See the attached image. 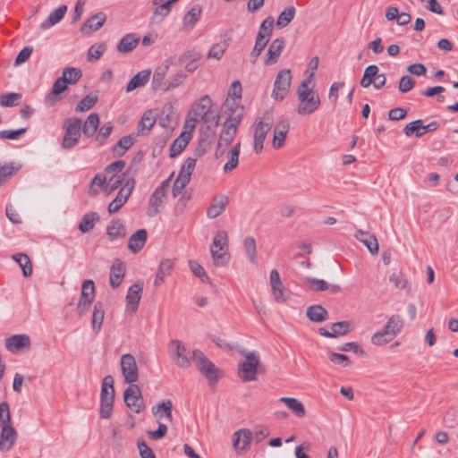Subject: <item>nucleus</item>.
Instances as JSON below:
<instances>
[{"label": "nucleus", "mask_w": 458, "mask_h": 458, "mask_svg": "<svg viewBox=\"0 0 458 458\" xmlns=\"http://www.w3.org/2000/svg\"><path fill=\"white\" fill-rule=\"evenodd\" d=\"M315 85L301 81L297 88L298 105L296 112L299 115H310L319 107L321 100L319 95L314 90Z\"/></svg>", "instance_id": "1"}, {"label": "nucleus", "mask_w": 458, "mask_h": 458, "mask_svg": "<svg viewBox=\"0 0 458 458\" xmlns=\"http://www.w3.org/2000/svg\"><path fill=\"white\" fill-rule=\"evenodd\" d=\"M210 254L216 267H225L230 262L228 233L225 230L216 233L210 246Z\"/></svg>", "instance_id": "2"}, {"label": "nucleus", "mask_w": 458, "mask_h": 458, "mask_svg": "<svg viewBox=\"0 0 458 458\" xmlns=\"http://www.w3.org/2000/svg\"><path fill=\"white\" fill-rule=\"evenodd\" d=\"M403 325L404 321L400 315H392L383 329L373 334L371 343L377 346L386 344L402 331Z\"/></svg>", "instance_id": "3"}, {"label": "nucleus", "mask_w": 458, "mask_h": 458, "mask_svg": "<svg viewBox=\"0 0 458 458\" xmlns=\"http://www.w3.org/2000/svg\"><path fill=\"white\" fill-rule=\"evenodd\" d=\"M244 356L245 360L238 366V376L243 382L254 381L257 375L263 372V366L256 352H247Z\"/></svg>", "instance_id": "4"}, {"label": "nucleus", "mask_w": 458, "mask_h": 458, "mask_svg": "<svg viewBox=\"0 0 458 458\" xmlns=\"http://www.w3.org/2000/svg\"><path fill=\"white\" fill-rule=\"evenodd\" d=\"M114 400V378L107 375L103 378L100 393V411L102 419H109L112 415Z\"/></svg>", "instance_id": "5"}, {"label": "nucleus", "mask_w": 458, "mask_h": 458, "mask_svg": "<svg viewBox=\"0 0 458 458\" xmlns=\"http://www.w3.org/2000/svg\"><path fill=\"white\" fill-rule=\"evenodd\" d=\"M212 102L208 95L201 97L199 101L194 103L189 111L190 115L195 116L206 123H213L217 126L219 123V115H211Z\"/></svg>", "instance_id": "6"}, {"label": "nucleus", "mask_w": 458, "mask_h": 458, "mask_svg": "<svg viewBox=\"0 0 458 458\" xmlns=\"http://www.w3.org/2000/svg\"><path fill=\"white\" fill-rule=\"evenodd\" d=\"M273 116L270 113H265L260 118L257 119L254 127V151L259 154L263 149L264 140L273 124Z\"/></svg>", "instance_id": "7"}, {"label": "nucleus", "mask_w": 458, "mask_h": 458, "mask_svg": "<svg viewBox=\"0 0 458 458\" xmlns=\"http://www.w3.org/2000/svg\"><path fill=\"white\" fill-rule=\"evenodd\" d=\"M168 351L175 364L180 368H188L191 365V360H193L192 352L188 350L181 341H170Z\"/></svg>", "instance_id": "8"}, {"label": "nucleus", "mask_w": 458, "mask_h": 458, "mask_svg": "<svg viewBox=\"0 0 458 458\" xmlns=\"http://www.w3.org/2000/svg\"><path fill=\"white\" fill-rule=\"evenodd\" d=\"M65 133L62 141L64 148L74 147L81 137V120L76 117L68 118L64 123Z\"/></svg>", "instance_id": "9"}, {"label": "nucleus", "mask_w": 458, "mask_h": 458, "mask_svg": "<svg viewBox=\"0 0 458 458\" xmlns=\"http://www.w3.org/2000/svg\"><path fill=\"white\" fill-rule=\"evenodd\" d=\"M192 357L199 372L208 380L210 386H214L218 380L216 366L198 350L192 351Z\"/></svg>", "instance_id": "10"}, {"label": "nucleus", "mask_w": 458, "mask_h": 458, "mask_svg": "<svg viewBox=\"0 0 458 458\" xmlns=\"http://www.w3.org/2000/svg\"><path fill=\"white\" fill-rule=\"evenodd\" d=\"M173 174L168 179L163 181L160 186H158L151 194L148 199V207L147 208V215L148 216H155L160 212V209L164 205V199L169 188L170 180Z\"/></svg>", "instance_id": "11"}, {"label": "nucleus", "mask_w": 458, "mask_h": 458, "mask_svg": "<svg viewBox=\"0 0 458 458\" xmlns=\"http://www.w3.org/2000/svg\"><path fill=\"white\" fill-rule=\"evenodd\" d=\"M210 145L211 141H208L207 139H200L199 147L194 153V157H190L185 160L184 164L181 167L178 176L190 182L191 174L196 165L197 158L204 155Z\"/></svg>", "instance_id": "12"}, {"label": "nucleus", "mask_w": 458, "mask_h": 458, "mask_svg": "<svg viewBox=\"0 0 458 458\" xmlns=\"http://www.w3.org/2000/svg\"><path fill=\"white\" fill-rule=\"evenodd\" d=\"M292 73L289 69L282 70L276 77L272 98L276 100H283L288 94L291 87Z\"/></svg>", "instance_id": "13"}, {"label": "nucleus", "mask_w": 458, "mask_h": 458, "mask_svg": "<svg viewBox=\"0 0 458 458\" xmlns=\"http://www.w3.org/2000/svg\"><path fill=\"white\" fill-rule=\"evenodd\" d=\"M121 370L127 384H134L139 378V369L134 356L126 353L121 356Z\"/></svg>", "instance_id": "14"}, {"label": "nucleus", "mask_w": 458, "mask_h": 458, "mask_svg": "<svg viewBox=\"0 0 458 458\" xmlns=\"http://www.w3.org/2000/svg\"><path fill=\"white\" fill-rule=\"evenodd\" d=\"M124 403L135 413H140L144 409V400L140 386L130 384L123 393Z\"/></svg>", "instance_id": "15"}, {"label": "nucleus", "mask_w": 458, "mask_h": 458, "mask_svg": "<svg viewBox=\"0 0 458 458\" xmlns=\"http://www.w3.org/2000/svg\"><path fill=\"white\" fill-rule=\"evenodd\" d=\"M135 186V180L129 178L118 191L116 197L109 203L107 211L109 214L117 212L127 201Z\"/></svg>", "instance_id": "16"}, {"label": "nucleus", "mask_w": 458, "mask_h": 458, "mask_svg": "<svg viewBox=\"0 0 458 458\" xmlns=\"http://www.w3.org/2000/svg\"><path fill=\"white\" fill-rule=\"evenodd\" d=\"M439 127V123L433 121L427 125H422V120L418 119L405 125L403 132L405 136L410 137L415 133L416 137H422L428 131H436Z\"/></svg>", "instance_id": "17"}, {"label": "nucleus", "mask_w": 458, "mask_h": 458, "mask_svg": "<svg viewBox=\"0 0 458 458\" xmlns=\"http://www.w3.org/2000/svg\"><path fill=\"white\" fill-rule=\"evenodd\" d=\"M252 431L248 428H241L233 433V446L237 452H245L249 450L252 440Z\"/></svg>", "instance_id": "18"}, {"label": "nucleus", "mask_w": 458, "mask_h": 458, "mask_svg": "<svg viewBox=\"0 0 458 458\" xmlns=\"http://www.w3.org/2000/svg\"><path fill=\"white\" fill-rule=\"evenodd\" d=\"M269 281L274 299L279 302L286 301V289L283 285L279 273L276 269L271 270Z\"/></svg>", "instance_id": "19"}, {"label": "nucleus", "mask_w": 458, "mask_h": 458, "mask_svg": "<svg viewBox=\"0 0 458 458\" xmlns=\"http://www.w3.org/2000/svg\"><path fill=\"white\" fill-rule=\"evenodd\" d=\"M143 291V283H136L129 287L126 294L127 310L134 313L137 311L141 294Z\"/></svg>", "instance_id": "20"}, {"label": "nucleus", "mask_w": 458, "mask_h": 458, "mask_svg": "<svg viewBox=\"0 0 458 458\" xmlns=\"http://www.w3.org/2000/svg\"><path fill=\"white\" fill-rule=\"evenodd\" d=\"M290 129V123L287 119L280 120L274 128L273 147L276 149L280 148L286 139Z\"/></svg>", "instance_id": "21"}, {"label": "nucleus", "mask_w": 458, "mask_h": 458, "mask_svg": "<svg viewBox=\"0 0 458 458\" xmlns=\"http://www.w3.org/2000/svg\"><path fill=\"white\" fill-rule=\"evenodd\" d=\"M106 20V15L103 12L93 14L81 25V31L85 34L96 31L104 25Z\"/></svg>", "instance_id": "22"}, {"label": "nucleus", "mask_w": 458, "mask_h": 458, "mask_svg": "<svg viewBox=\"0 0 458 458\" xmlns=\"http://www.w3.org/2000/svg\"><path fill=\"white\" fill-rule=\"evenodd\" d=\"M126 234V228L122 219H113L106 226V235L112 242L123 239Z\"/></svg>", "instance_id": "23"}, {"label": "nucleus", "mask_w": 458, "mask_h": 458, "mask_svg": "<svg viewBox=\"0 0 458 458\" xmlns=\"http://www.w3.org/2000/svg\"><path fill=\"white\" fill-rule=\"evenodd\" d=\"M354 237L361 242L372 255L378 253L379 245L374 234L360 229L356 231Z\"/></svg>", "instance_id": "24"}, {"label": "nucleus", "mask_w": 458, "mask_h": 458, "mask_svg": "<svg viewBox=\"0 0 458 458\" xmlns=\"http://www.w3.org/2000/svg\"><path fill=\"white\" fill-rule=\"evenodd\" d=\"M0 435V449L9 451L17 438V432L12 425L3 426Z\"/></svg>", "instance_id": "25"}, {"label": "nucleus", "mask_w": 458, "mask_h": 458, "mask_svg": "<svg viewBox=\"0 0 458 458\" xmlns=\"http://www.w3.org/2000/svg\"><path fill=\"white\" fill-rule=\"evenodd\" d=\"M229 203V199L225 195L215 196L212 199V203L207 210V216L209 218H216L221 215Z\"/></svg>", "instance_id": "26"}, {"label": "nucleus", "mask_w": 458, "mask_h": 458, "mask_svg": "<svg viewBox=\"0 0 458 458\" xmlns=\"http://www.w3.org/2000/svg\"><path fill=\"white\" fill-rule=\"evenodd\" d=\"M30 345V339L27 335H14L5 339V347L10 352H18Z\"/></svg>", "instance_id": "27"}, {"label": "nucleus", "mask_w": 458, "mask_h": 458, "mask_svg": "<svg viewBox=\"0 0 458 458\" xmlns=\"http://www.w3.org/2000/svg\"><path fill=\"white\" fill-rule=\"evenodd\" d=\"M238 114H235L234 116L232 118H226L225 123H223V128L220 132V135L227 138L231 140H233V139L236 136L238 126L241 123H240V114L241 110L238 109Z\"/></svg>", "instance_id": "28"}, {"label": "nucleus", "mask_w": 458, "mask_h": 458, "mask_svg": "<svg viewBox=\"0 0 458 458\" xmlns=\"http://www.w3.org/2000/svg\"><path fill=\"white\" fill-rule=\"evenodd\" d=\"M241 150V142H237L230 150L226 152V162L224 165L223 172L229 174L233 171L239 164V156Z\"/></svg>", "instance_id": "29"}, {"label": "nucleus", "mask_w": 458, "mask_h": 458, "mask_svg": "<svg viewBox=\"0 0 458 458\" xmlns=\"http://www.w3.org/2000/svg\"><path fill=\"white\" fill-rule=\"evenodd\" d=\"M125 275L124 264L117 259L110 268V285L113 289L120 286Z\"/></svg>", "instance_id": "30"}, {"label": "nucleus", "mask_w": 458, "mask_h": 458, "mask_svg": "<svg viewBox=\"0 0 458 458\" xmlns=\"http://www.w3.org/2000/svg\"><path fill=\"white\" fill-rule=\"evenodd\" d=\"M148 233L145 229H140L131 235L128 241V249L133 253L139 252L147 242Z\"/></svg>", "instance_id": "31"}, {"label": "nucleus", "mask_w": 458, "mask_h": 458, "mask_svg": "<svg viewBox=\"0 0 458 458\" xmlns=\"http://www.w3.org/2000/svg\"><path fill=\"white\" fill-rule=\"evenodd\" d=\"M284 47V40L283 38H276L270 44L265 64L267 65L274 64L277 62L278 57Z\"/></svg>", "instance_id": "32"}, {"label": "nucleus", "mask_w": 458, "mask_h": 458, "mask_svg": "<svg viewBox=\"0 0 458 458\" xmlns=\"http://www.w3.org/2000/svg\"><path fill=\"white\" fill-rule=\"evenodd\" d=\"M66 12L67 6L65 4L60 5L55 11L50 13L47 19L41 22L40 29L45 30L55 25L64 17Z\"/></svg>", "instance_id": "33"}, {"label": "nucleus", "mask_w": 458, "mask_h": 458, "mask_svg": "<svg viewBox=\"0 0 458 458\" xmlns=\"http://www.w3.org/2000/svg\"><path fill=\"white\" fill-rule=\"evenodd\" d=\"M240 100L241 99H236L233 98H227L225 99V101L223 105V107H222V112L225 114H227V118H232L233 116L235 115V114H238L237 111L239 109V110H241V112H239L240 122L242 121L244 110H243V106L240 105Z\"/></svg>", "instance_id": "34"}, {"label": "nucleus", "mask_w": 458, "mask_h": 458, "mask_svg": "<svg viewBox=\"0 0 458 458\" xmlns=\"http://www.w3.org/2000/svg\"><path fill=\"white\" fill-rule=\"evenodd\" d=\"M169 66L166 64H163L157 67L154 72L152 77V88L154 89L163 90L165 89V85L166 84V81L165 78L168 72Z\"/></svg>", "instance_id": "35"}, {"label": "nucleus", "mask_w": 458, "mask_h": 458, "mask_svg": "<svg viewBox=\"0 0 458 458\" xmlns=\"http://www.w3.org/2000/svg\"><path fill=\"white\" fill-rule=\"evenodd\" d=\"M280 402L284 403L285 406L297 417L304 418L306 416V410L303 403L294 397H281Z\"/></svg>", "instance_id": "36"}, {"label": "nucleus", "mask_w": 458, "mask_h": 458, "mask_svg": "<svg viewBox=\"0 0 458 458\" xmlns=\"http://www.w3.org/2000/svg\"><path fill=\"white\" fill-rule=\"evenodd\" d=\"M150 70H142L135 74L126 86V92H131L138 88L144 86L149 80Z\"/></svg>", "instance_id": "37"}, {"label": "nucleus", "mask_w": 458, "mask_h": 458, "mask_svg": "<svg viewBox=\"0 0 458 458\" xmlns=\"http://www.w3.org/2000/svg\"><path fill=\"white\" fill-rule=\"evenodd\" d=\"M191 136L189 132H182L170 146V157L178 156L188 145Z\"/></svg>", "instance_id": "38"}, {"label": "nucleus", "mask_w": 458, "mask_h": 458, "mask_svg": "<svg viewBox=\"0 0 458 458\" xmlns=\"http://www.w3.org/2000/svg\"><path fill=\"white\" fill-rule=\"evenodd\" d=\"M172 409H173L172 401L166 400L161 403H158L157 405L153 406L151 411H152V413L158 419L161 420L165 417L168 421H172L173 420Z\"/></svg>", "instance_id": "39"}, {"label": "nucleus", "mask_w": 458, "mask_h": 458, "mask_svg": "<svg viewBox=\"0 0 458 458\" xmlns=\"http://www.w3.org/2000/svg\"><path fill=\"white\" fill-rule=\"evenodd\" d=\"M140 38L132 33L126 34L122 38L117 45L119 53H129L132 51L139 44Z\"/></svg>", "instance_id": "40"}, {"label": "nucleus", "mask_w": 458, "mask_h": 458, "mask_svg": "<svg viewBox=\"0 0 458 458\" xmlns=\"http://www.w3.org/2000/svg\"><path fill=\"white\" fill-rule=\"evenodd\" d=\"M156 123V117L151 110L146 111L137 126L138 135H145L148 133Z\"/></svg>", "instance_id": "41"}, {"label": "nucleus", "mask_w": 458, "mask_h": 458, "mask_svg": "<svg viewBox=\"0 0 458 458\" xmlns=\"http://www.w3.org/2000/svg\"><path fill=\"white\" fill-rule=\"evenodd\" d=\"M306 316L310 321L320 323L327 318L328 312L321 305H313L307 309Z\"/></svg>", "instance_id": "42"}, {"label": "nucleus", "mask_w": 458, "mask_h": 458, "mask_svg": "<svg viewBox=\"0 0 458 458\" xmlns=\"http://www.w3.org/2000/svg\"><path fill=\"white\" fill-rule=\"evenodd\" d=\"M98 221L99 216L97 212H88L82 216L78 228L83 233H89L94 228L95 224Z\"/></svg>", "instance_id": "43"}, {"label": "nucleus", "mask_w": 458, "mask_h": 458, "mask_svg": "<svg viewBox=\"0 0 458 458\" xmlns=\"http://www.w3.org/2000/svg\"><path fill=\"white\" fill-rule=\"evenodd\" d=\"M174 263L170 259H165L160 262L156 278L154 280V284L156 286H159L164 283L165 276L170 275Z\"/></svg>", "instance_id": "44"}, {"label": "nucleus", "mask_w": 458, "mask_h": 458, "mask_svg": "<svg viewBox=\"0 0 458 458\" xmlns=\"http://www.w3.org/2000/svg\"><path fill=\"white\" fill-rule=\"evenodd\" d=\"M68 89V84L64 81V77H59L54 83L51 92L47 96V99L52 103L59 101L62 97L59 96L62 92Z\"/></svg>", "instance_id": "45"}, {"label": "nucleus", "mask_w": 458, "mask_h": 458, "mask_svg": "<svg viewBox=\"0 0 458 458\" xmlns=\"http://www.w3.org/2000/svg\"><path fill=\"white\" fill-rule=\"evenodd\" d=\"M12 259L18 263L22 270V275L29 277L32 274V263L30 257L25 253H16L12 256Z\"/></svg>", "instance_id": "46"}, {"label": "nucleus", "mask_w": 458, "mask_h": 458, "mask_svg": "<svg viewBox=\"0 0 458 458\" xmlns=\"http://www.w3.org/2000/svg\"><path fill=\"white\" fill-rule=\"evenodd\" d=\"M104 317H105V310H104L103 303L96 302L94 305V308H93L92 319H91L92 329L96 333H98L100 330L102 324H103Z\"/></svg>", "instance_id": "47"}, {"label": "nucleus", "mask_w": 458, "mask_h": 458, "mask_svg": "<svg viewBox=\"0 0 458 458\" xmlns=\"http://www.w3.org/2000/svg\"><path fill=\"white\" fill-rule=\"evenodd\" d=\"M99 125V117L96 113L90 114L83 123L82 131L86 137H92Z\"/></svg>", "instance_id": "48"}, {"label": "nucleus", "mask_w": 458, "mask_h": 458, "mask_svg": "<svg viewBox=\"0 0 458 458\" xmlns=\"http://www.w3.org/2000/svg\"><path fill=\"white\" fill-rule=\"evenodd\" d=\"M133 138L130 135L122 137L113 148L114 157H123L125 152L133 145Z\"/></svg>", "instance_id": "49"}, {"label": "nucleus", "mask_w": 458, "mask_h": 458, "mask_svg": "<svg viewBox=\"0 0 458 458\" xmlns=\"http://www.w3.org/2000/svg\"><path fill=\"white\" fill-rule=\"evenodd\" d=\"M98 93L97 92H90L89 94L86 95L76 106L75 111L76 112H86L91 109L95 104L98 102Z\"/></svg>", "instance_id": "50"}, {"label": "nucleus", "mask_w": 458, "mask_h": 458, "mask_svg": "<svg viewBox=\"0 0 458 458\" xmlns=\"http://www.w3.org/2000/svg\"><path fill=\"white\" fill-rule=\"evenodd\" d=\"M378 73L379 69L376 64L367 66L360 82V86L362 88H369Z\"/></svg>", "instance_id": "51"}, {"label": "nucleus", "mask_w": 458, "mask_h": 458, "mask_svg": "<svg viewBox=\"0 0 458 458\" xmlns=\"http://www.w3.org/2000/svg\"><path fill=\"white\" fill-rule=\"evenodd\" d=\"M242 245L250 263L257 264V246L255 239L252 236H248L243 240Z\"/></svg>", "instance_id": "52"}, {"label": "nucleus", "mask_w": 458, "mask_h": 458, "mask_svg": "<svg viewBox=\"0 0 458 458\" xmlns=\"http://www.w3.org/2000/svg\"><path fill=\"white\" fill-rule=\"evenodd\" d=\"M296 10L293 6H288L279 14L276 26L280 29L286 27L294 18Z\"/></svg>", "instance_id": "53"}, {"label": "nucleus", "mask_w": 458, "mask_h": 458, "mask_svg": "<svg viewBox=\"0 0 458 458\" xmlns=\"http://www.w3.org/2000/svg\"><path fill=\"white\" fill-rule=\"evenodd\" d=\"M82 76V72L78 68L65 67L62 72V77L68 85H74Z\"/></svg>", "instance_id": "54"}, {"label": "nucleus", "mask_w": 458, "mask_h": 458, "mask_svg": "<svg viewBox=\"0 0 458 458\" xmlns=\"http://www.w3.org/2000/svg\"><path fill=\"white\" fill-rule=\"evenodd\" d=\"M268 41V38H266L265 36H263L262 34H258L255 46L253 47L252 52L250 53V58L252 63L256 62L257 58L260 55L263 49L267 45Z\"/></svg>", "instance_id": "55"}, {"label": "nucleus", "mask_w": 458, "mask_h": 458, "mask_svg": "<svg viewBox=\"0 0 458 458\" xmlns=\"http://www.w3.org/2000/svg\"><path fill=\"white\" fill-rule=\"evenodd\" d=\"M186 78V73L182 71L173 74L169 79L166 80L164 91L172 90L180 85H182Z\"/></svg>", "instance_id": "56"}, {"label": "nucleus", "mask_w": 458, "mask_h": 458, "mask_svg": "<svg viewBox=\"0 0 458 458\" xmlns=\"http://www.w3.org/2000/svg\"><path fill=\"white\" fill-rule=\"evenodd\" d=\"M227 47L228 44L225 40L212 45L208 51V58L220 60L223 57Z\"/></svg>", "instance_id": "57"}, {"label": "nucleus", "mask_w": 458, "mask_h": 458, "mask_svg": "<svg viewBox=\"0 0 458 458\" xmlns=\"http://www.w3.org/2000/svg\"><path fill=\"white\" fill-rule=\"evenodd\" d=\"M95 296V285L92 280H85L81 286V300H85L87 302H92Z\"/></svg>", "instance_id": "58"}, {"label": "nucleus", "mask_w": 458, "mask_h": 458, "mask_svg": "<svg viewBox=\"0 0 458 458\" xmlns=\"http://www.w3.org/2000/svg\"><path fill=\"white\" fill-rule=\"evenodd\" d=\"M389 280L394 284L396 288L405 290L407 294L411 293V287L409 285L408 280L403 274L393 273L390 276Z\"/></svg>", "instance_id": "59"}, {"label": "nucleus", "mask_w": 458, "mask_h": 458, "mask_svg": "<svg viewBox=\"0 0 458 458\" xmlns=\"http://www.w3.org/2000/svg\"><path fill=\"white\" fill-rule=\"evenodd\" d=\"M13 164H0V186L4 184L17 172Z\"/></svg>", "instance_id": "60"}, {"label": "nucleus", "mask_w": 458, "mask_h": 458, "mask_svg": "<svg viewBox=\"0 0 458 458\" xmlns=\"http://www.w3.org/2000/svg\"><path fill=\"white\" fill-rule=\"evenodd\" d=\"M201 13V8L199 5H194L184 16V26L192 27L199 20Z\"/></svg>", "instance_id": "61"}, {"label": "nucleus", "mask_w": 458, "mask_h": 458, "mask_svg": "<svg viewBox=\"0 0 458 458\" xmlns=\"http://www.w3.org/2000/svg\"><path fill=\"white\" fill-rule=\"evenodd\" d=\"M307 287L311 291H326L328 290V284L322 279H317L314 277H307L305 280Z\"/></svg>", "instance_id": "62"}, {"label": "nucleus", "mask_w": 458, "mask_h": 458, "mask_svg": "<svg viewBox=\"0 0 458 458\" xmlns=\"http://www.w3.org/2000/svg\"><path fill=\"white\" fill-rule=\"evenodd\" d=\"M21 95L18 93H6L0 96V105L2 106H14L18 105Z\"/></svg>", "instance_id": "63"}, {"label": "nucleus", "mask_w": 458, "mask_h": 458, "mask_svg": "<svg viewBox=\"0 0 458 458\" xmlns=\"http://www.w3.org/2000/svg\"><path fill=\"white\" fill-rule=\"evenodd\" d=\"M189 267H190L191 272L196 276H198L201 281L207 282V283L210 282L209 277L208 276L205 269L199 263H198L197 261H194V260H190Z\"/></svg>", "instance_id": "64"}]
</instances>
